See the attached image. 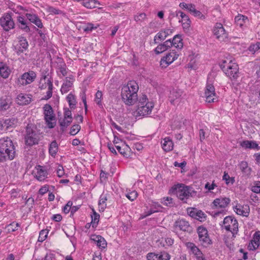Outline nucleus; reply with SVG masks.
Listing matches in <instances>:
<instances>
[{"instance_id":"obj_1","label":"nucleus","mask_w":260,"mask_h":260,"mask_svg":"<svg viewBox=\"0 0 260 260\" xmlns=\"http://www.w3.org/2000/svg\"><path fill=\"white\" fill-rule=\"evenodd\" d=\"M138 85L134 81H131L126 85H123L121 92L123 103L128 106L134 105L138 100Z\"/></svg>"},{"instance_id":"obj_2","label":"nucleus","mask_w":260,"mask_h":260,"mask_svg":"<svg viewBox=\"0 0 260 260\" xmlns=\"http://www.w3.org/2000/svg\"><path fill=\"white\" fill-rule=\"evenodd\" d=\"M40 130L32 124H28L26 127L25 143L28 146L38 144L41 138Z\"/></svg>"},{"instance_id":"obj_3","label":"nucleus","mask_w":260,"mask_h":260,"mask_svg":"<svg viewBox=\"0 0 260 260\" xmlns=\"http://www.w3.org/2000/svg\"><path fill=\"white\" fill-rule=\"evenodd\" d=\"M136 116H145L151 113L152 109L154 107V104L152 102H148L146 95H142L137 103Z\"/></svg>"},{"instance_id":"obj_4","label":"nucleus","mask_w":260,"mask_h":260,"mask_svg":"<svg viewBox=\"0 0 260 260\" xmlns=\"http://www.w3.org/2000/svg\"><path fill=\"white\" fill-rule=\"evenodd\" d=\"M0 151L3 155L6 156V159L12 160L15 157L14 146L11 140L8 137L0 139Z\"/></svg>"},{"instance_id":"obj_5","label":"nucleus","mask_w":260,"mask_h":260,"mask_svg":"<svg viewBox=\"0 0 260 260\" xmlns=\"http://www.w3.org/2000/svg\"><path fill=\"white\" fill-rule=\"evenodd\" d=\"M173 193L176 194L177 197L184 203L190 196H191V187L183 184H178L174 185L172 189Z\"/></svg>"},{"instance_id":"obj_6","label":"nucleus","mask_w":260,"mask_h":260,"mask_svg":"<svg viewBox=\"0 0 260 260\" xmlns=\"http://www.w3.org/2000/svg\"><path fill=\"white\" fill-rule=\"evenodd\" d=\"M224 60L220 65V67L227 76L231 79H236L239 75V67L237 63L231 60L228 64Z\"/></svg>"},{"instance_id":"obj_7","label":"nucleus","mask_w":260,"mask_h":260,"mask_svg":"<svg viewBox=\"0 0 260 260\" xmlns=\"http://www.w3.org/2000/svg\"><path fill=\"white\" fill-rule=\"evenodd\" d=\"M44 119L49 128H53L56 125L55 115L52 107L45 104L43 107Z\"/></svg>"},{"instance_id":"obj_8","label":"nucleus","mask_w":260,"mask_h":260,"mask_svg":"<svg viewBox=\"0 0 260 260\" xmlns=\"http://www.w3.org/2000/svg\"><path fill=\"white\" fill-rule=\"evenodd\" d=\"M179 55V54L175 50L173 49L171 50L165 56L161 59L160 66L162 68H166L174 61L176 60Z\"/></svg>"},{"instance_id":"obj_9","label":"nucleus","mask_w":260,"mask_h":260,"mask_svg":"<svg viewBox=\"0 0 260 260\" xmlns=\"http://www.w3.org/2000/svg\"><path fill=\"white\" fill-rule=\"evenodd\" d=\"M223 226L228 231L231 232L233 234L236 232L238 229V223L236 219L232 216H226L224 218Z\"/></svg>"},{"instance_id":"obj_10","label":"nucleus","mask_w":260,"mask_h":260,"mask_svg":"<svg viewBox=\"0 0 260 260\" xmlns=\"http://www.w3.org/2000/svg\"><path fill=\"white\" fill-rule=\"evenodd\" d=\"M0 25L5 31H9L15 27V23L9 13H6L0 18Z\"/></svg>"},{"instance_id":"obj_11","label":"nucleus","mask_w":260,"mask_h":260,"mask_svg":"<svg viewBox=\"0 0 260 260\" xmlns=\"http://www.w3.org/2000/svg\"><path fill=\"white\" fill-rule=\"evenodd\" d=\"M198 233L199 238V241L204 247H207L212 243L210 239L207 230L203 226H199L198 228Z\"/></svg>"},{"instance_id":"obj_12","label":"nucleus","mask_w":260,"mask_h":260,"mask_svg":"<svg viewBox=\"0 0 260 260\" xmlns=\"http://www.w3.org/2000/svg\"><path fill=\"white\" fill-rule=\"evenodd\" d=\"M213 34L220 41H224L228 39V34L220 23H216L213 28Z\"/></svg>"},{"instance_id":"obj_13","label":"nucleus","mask_w":260,"mask_h":260,"mask_svg":"<svg viewBox=\"0 0 260 260\" xmlns=\"http://www.w3.org/2000/svg\"><path fill=\"white\" fill-rule=\"evenodd\" d=\"M205 95L206 101L208 103L215 102L217 101L215 88L211 84L207 83L205 91Z\"/></svg>"},{"instance_id":"obj_14","label":"nucleus","mask_w":260,"mask_h":260,"mask_svg":"<svg viewBox=\"0 0 260 260\" xmlns=\"http://www.w3.org/2000/svg\"><path fill=\"white\" fill-rule=\"evenodd\" d=\"M36 77V73L33 71H29L24 73L18 79V83L20 85H24L30 84L34 81Z\"/></svg>"},{"instance_id":"obj_15","label":"nucleus","mask_w":260,"mask_h":260,"mask_svg":"<svg viewBox=\"0 0 260 260\" xmlns=\"http://www.w3.org/2000/svg\"><path fill=\"white\" fill-rule=\"evenodd\" d=\"M18 43L15 46V50L18 55H20L25 51L28 48V42L23 37H19Z\"/></svg>"},{"instance_id":"obj_16","label":"nucleus","mask_w":260,"mask_h":260,"mask_svg":"<svg viewBox=\"0 0 260 260\" xmlns=\"http://www.w3.org/2000/svg\"><path fill=\"white\" fill-rule=\"evenodd\" d=\"M174 227L176 230H179L184 232H190L191 228L189 222L183 219H179L174 223Z\"/></svg>"},{"instance_id":"obj_17","label":"nucleus","mask_w":260,"mask_h":260,"mask_svg":"<svg viewBox=\"0 0 260 260\" xmlns=\"http://www.w3.org/2000/svg\"><path fill=\"white\" fill-rule=\"evenodd\" d=\"M234 211L238 215L247 217L249 214L250 208L248 205L237 204L234 208Z\"/></svg>"},{"instance_id":"obj_18","label":"nucleus","mask_w":260,"mask_h":260,"mask_svg":"<svg viewBox=\"0 0 260 260\" xmlns=\"http://www.w3.org/2000/svg\"><path fill=\"white\" fill-rule=\"evenodd\" d=\"M260 244L259 232H256L253 236L252 239L249 243L248 248L250 250H254L257 249Z\"/></svg>"},{"instance_id":"obj_19","label":"nucleus","mask_w":260,"mask_h":260,"mask_svg":"<svg viewBox=\"0 0 260 260\" xmlns=\"http://www.w3.org/2000/svg\"><path fill=\"white\" fill-rule=\"evenodd\" d=\"M47 76L44 75L41 79L40 84L42 82L44 81L45 84L48 86V91L46 92V95L45 96L44 99L48 100L51 98L52 95L53 84L52 81L49 79H47Z\"/></svg>"},{"instance_id":"obj_20","label":"nucleus","mask_w":260,"mask_h":260,"mask_svg":"<svg viewBox=\"0 0 260 260\" xmlns=\"http://www.w3.org/2000/svg\"><path fill=\"white\" fill-rule=\"evenodd\" d=\"M36 171L35 172L36 178L39 181H43L47 178L48 173L46 169L40 165L36 167Z\"/></svg>"},{"instance_id":"obj_21","label":"nucleus","mask_w":260,"mask_h":260,"mask_svg":"<svg viewBox=\"0 0 260 260\" xmlns=\"http://www.w3.org/2000/svg\"><path fill=\"white\" fill-rule=\"evenodd\" d=\"M230 202V199L228 198H220L214 200L213 204L216 208H224L228 206Z\"/></svg>"},{"instance_id":"obj_22","label":"nucleus","mask_w":260,"mask_h":260,"mask_svg":"<svg viewBox=\"0 0 260 260\" xmlns=\"http://www.w3.org/2000/svg\"><path fill=\"white\" fill-rule=\"evenodd\" d=\"M74 81L73 76H71L66 78V80L62 85L60 91L62 94L66 93L68 92L72 87Z\"/></svg>"},{"instance_id":"obj_23","label":"nucleus","mask_w":260,"mask_h":260,"mask_svg":"<svg viewBox=\"0 0 260 260\" xmlns=\"http://www.w3.org/2000/svg\"><path fill=\"white\" fill-rule=\"evenodd\" d=\"M11 70L9 67L4 62L0 61V76L4 79L8 78Z\"/></svg>"},{"instance_id":"obj_24","label":"nucleus","mask_w":260,"mask_h":260,"mask_svg":"<svg viewBox=\"0 0 260 260\" xmlns=\"http://www.w3.org/2000/svg\"><path fill=\"white\" fill-rule=\"evenodd\" d=\"M173 142L169 137H166L164 139V142L162 143V148L165 151H171L173 148Z\"/></svg>"},{"instance_id":"obj_25","label":"nucleus","mask_w":260,"mask_h":260,"mask_svg":"<svg viewBox=\"0 0 260 260\" xmlns=\"http://www.w3.org/2000/svg\"><path fill=\"white\" fill-rule=\"evenodd\" d=\"M241 145L243 147L245 148L254 149L257 150L260 149V147L258 146V144L253 141H243Z\"/></svg>"},{"instance_id":"obj_26","label":"nucleus","mask_w":260,"mask_h":260,"mask_svg":"<svg viewBox=\"0 0 260 260\" xmlns=\"http://www.w3.org/2000/svg\"><path fill=\"white\" fill-rule=\"evenodd\" d=\"M172 31L170 29H166L160 31L157 35L154 37V41L155 43L157 39L160 41L165 40L168 36L171 35Z\"/></svg>"},{"instance_id":"obj_27","label":"nucleus","mask_w":260,"mask_h":260,"mask_svg":"<svg viewBox=\"0 0 260 260\" xmlns=\"http://www.w3.org/2000/svg\"><path fill=\"white\" fill-rule=\"evenodd\" d=\"M17 102L19 105H27L31 102V99L28 95L22 93L17 96Z\"/></svg>"},{"instance_id":"obj_28","label":"nucleus","mask_w":260,"mask_h":260,"mask_svg":"<svg viewBox=\"0 0 260 260\" xmlns=\"http://www.w3.org/2000/svg\"><path fill=\"white\" fill-rule=\"evenodd\" d=\"M93 240L96 245L101 248H105L107 246V242L105 239L101 236H94L91 238Z\"/></svg>"},{"instance_id":"obj_29","label":"nucleus","mask_w":260,"mask_h":260,"mask_svg":"<svg viewBox=\"0 0 260 260\" xmlns=\"http://www.w3.org/2000/svg\"><path fill=\"white\" fill-rule=\"evenodd\" d=\"M235 20L237 26L242 27L244 24L248 21V19L246 16L239 14L235 17Z\"/></svg>"},{"instance_id":"obj_30","label":"nucleus","mask_w":260,"mask_h":260,"mask_svg":"<svg viewBox=\"0 0 260 260\" xmlns=\"http://www.w3.org/2000/svg\"><path fill=\"white\" fill-rule=\"evenodd\" d=\"M172 42L173 43V46L176 48L181 49L182 48L183 44L182 42V39L181 38V36L177 35L174 37Z\"/></svg>"},{"instance_id":"obj_31","label":"nucleus","mask_w":260,"mask_h":260,"mask_svg":"<svg viewBox=\"0 0 260 260\" xmlns=\"http://www.w3.org/2000/svg\"><path fill=\"white\" fill-rule=\"evenodd\" d=\"M239 167L242 173L245 175L249 176L251 174V169L248 167L246 161H242L239 165Z\"/></svg>"},{"instance_id":"obj_32","label":"nucleus","mask_w":260,"mask_h":260,"mask_svg":"<svg viewBox=\"0 0 260 260\" xmlns=\"http://www.w3.org/2000/svg\"><path fill=\"white\" fill-rule=\"evenodd\" d=\"M17 119L15 118H11L6 119L3 125L5 126L7 129L10 127H14L17 124Z\"/></svg>"},{"instance_id":"obj_33","label":"nucleus","mask_w":260,"mask_h":260,"mask_svg":"<svg viewBox=\"0 0 260 260\" xmlns=\"http://www.w3.org/2000/svg\"><path fill=\"white\" fill-rule=\"evenodd\" d=\"M11 102L8 98L0 99V111H6L8 110L10 106Z\"/></svg>"},{"instance_id":"obj_34","label":"nucleus","mask_w":260,"mask_h":260,"mask_svg":"<svg viewBox=\"0 0 260 260\" xmlns=\"http://www.w3.org/2000/svg\"><path fill=\"white\" fill-rule=\"evenodd\" d=\"M59 62L57 64V69L62 75L63 76H66L68 74V69L67 66L64 62H62L61 59H59Z\"/></svg>"},{"instance_id":"obj_35","label":"nucleus","mask_w":260,"mask_h":260,"mask_svg":"<svg viewBox=\"0 0 260 260\" xmlns=\"http://www.w3.org/2000/svg\"><path fill=\"white\" fill-rule=\"evenodd\" d=\"M59 125L61 127V130L63 132L66 128H67L72 122V119L68 118H64L61 119V118L58 120Z\"/></svg>"},{"instance_id":"obj_36","label":"nucleus","mask_w":260,"mask_h":260,"mask_svg":"<svg viewBox=\"0 0 260 260\" xmlns=\"http://www.w3.org/2000/svg\"><path fill=\"white\" fill-rule=\"evenodd\" d=\"M17 20L18 22L20 24L19 27L24 30L26 32H29L30 31V28L27 25L26 23L24 20L23 17L19 16L17 17Z\"/></svg>"},{"instance_id":"obj_37","label":"nucleus","mask_w":260,"mask_h":260,"mask_svg":"<svg viewBox=\"0 0 260 260\" xmlns=\"http://www.w3.org/2000/svg\"><path fill=\"white\" fill-rule=\"evenodd\" d=\"M82 4L87 8L93 9L96 7L98 2L95 0H85Z\"/></svg>"},{"instance_id":"obj_38","label":"nucleus","mask_w":260,"mask_h":260,"mask_svg":"<svg viewBox=\"0 0 260 260\" xmlns=\"http://www.w3.org/2000/svg\"><path fill=\"white\" fill-rule=\"evenodd\" d=\"M67 100L69 103L70 107L71 109H74L76 107L77 103L74 95L70 93L67 96Z\"/></svg>"},{"instance_id":"obj_39","label":"nucleus","mask_w":260,"mask_h":260,"mask_svg":"<svg viewBox=\"0 0 260 260\" xmlns=\"http://www.w3.org/2000/svg\"><path fill=\"white\" fill-rule=\"evenodd\" d=\"M93 215H91L92 220L91 223L93 228H96L99 221L100 215L94 209H92Z\"/></svg>"},{"instance_id":"obj_40","label":"nucleus","mask_w":260,"mask_h":260,"mask_svg":"<svg viewBox=\"0 0 260 260\" xmlns=\"http://www.w3.org/2000/svg\"><path fill=\"white\" fill-rule=\"evenodd\" d=\"M58 151V145L55 141L51 142L50 145L49 151L50 154L52 155H55Z\"/></svg>"},{"instance_id":"obj_41","label":"nucleus","mask_w":260,"mask_h":260,"mask_svg":"<svg viewBox=\"0 0 260 260\" xmlns=\"http://www.w3.org/2000/svg\"><path fill=\"white\" fill-rule=\"evenodd\" d=\"M181 92L180 91H177L176 90L173 89L170 92V94L169 98L171 99V102L173 103V102L175 100L177 99L178 98H179L181 96Z\"/></svg>"},{"instance_id":"obj_42","label":"nucleus","mask_w":260,"mask_h":260,"mask_svg":"<svg viewBox=\"0 0 260 260\" xmlns=\"http://www.w3.org/2000/svg\"><path fill=\"white\" fill-rule=\"evenodd\" d=\"M191 252L196 255L198 260H204L202 252L196 246L194 248H193V250Z\"/></svg>"},{"instance_id":"obj_43","label":"nucleus","mask_w":260,"mask_h":260,"mask_svg":"<svg viewBox=\"0 0 260 260\" xmlns=\"http://www.w3.org/2000/svg\"><path fill=\"white\" fill-rule=\"evenodd\" d=\"M174 240L171 238H167L165 239L162 238V240L160 242V244H162L163 247L165 246H170L173 244Z\"/></svg>"},{"instance_id":"obj_44","label":"nucleus","mask_w":260,"mask_h":260,"mask_svg":"<svg viewBox=\"0 0 260 260\" xmlns=\"http://www.w3.org/2000/svg\"><path fill=\"white\" fill-rule=\"evenodd\" d=\"M157 259L158 260H169L170 259V255L165 251L161 252L157 254Z\"/></svg>"},{"instance_id":"obj_45","label":"nucleus","mask_w":260,"mask_h":260,"mask_svg":"<svg viewBox=\"0 0 260 260\" xmlns=\"http://www.w3.org/2000/svg\"><path fill=\"white\" fill-rule=\"evenodd\" d=\"M196 219L200 221H204L206 219V216L205 214L201 210L197 211L196 213Z\"/></svg>"},{"instance_id":"obj_46","label":"nucleus","mask_w":260,"mask_h":260,"mask_svg":"<svg viewBox=\"0 0 260 260\" xmlns=\"http://www.w3.org/2000/svg\"><path fill=\"white\" fill-rule=\"evenodd\" d=\"M48 231L47 230H43L41 231L38 238V241L43 242L47 237Z\"/></svg>"},{"instance_id":"obj_47","label":"nucleus","mask_w":260,"mask_h":260,"mask_svg":"<svg viewBox=\"0 0 260 260\" xmlns=\"http://www.w3.org/2000/svg\"><path fill=\"white\" fill-rule=\"evenodd\" d=\"M146 19V15L144 13H141L134 16V20L138 22H142Z\"/></svg>"},{"instance_id":"obj_48","label":"nucleus","mask_w":260,"mask_h":260,"mask_svg":"<svg viewBox=\"0 0 260 260\" xmlns=\"http://www.w3.org/2000/svg\"><path fill=\"white\" fill-rule=\"evenodd\" d=\"M102 96L103 94L102 92L98 90L95 94V102L100 107H102V103L101 101Z\"/></svg>"},{"instance_id":"obj_49","label":"nucleus","mask_w":260,"mask_h":260,"mask_svg":"<svg viewBox=\"0 0 260 260\" xmlns=\"http://www.w3.org/2000/svg\"><path fill=\"white\" fill-rule=\"evenodd\" d=\"M107 200L106 197L102 195L100 197V200L99 202V205L101 209L100 210L104 211L105 208L106 207V201Z\"/></svg>"},{"instance_id":"obj_50","label":"nucleus","mask_w":260,"mask_h":260,"mask_svg":"<svg viewBox=\"0 0 260 260\" xmlns=\"http://www.w3.org/2000/svg\"><path fill=\"white\" fill-rule=\"evenodd\" d=\"M80 128L81 127L79 124H75L73 125L71 128L70 132V135L73 136L76 135L79 132Z\"/></svg>"},{"instance_id":"obj_51","label":"nucleus","mask_w":260,"mask_h":260,"mask_svg":"<svg viewBox=\"0 0 260 260\" xmlns=\"http://www.w3.org/2000/svg\"><path fill=\"white\" fill-rule=\"evenodd\" d=\"M167 50V48L163 44L158 45L155 49L156 54H158Z\"/></svg>"},{"instance_id":"obj_52","label":"nucleus","mask_w":260,"mask_h":260,"mask_svg":"<svg viewBox=\"0 0 260 260\" xmlns=\"http://www.w3.org/2000/svg\"><path fill=\"white\" fill-rule=\"evenodd\" d=\"M138 193L137 192L134 190L132 192L127 193L126 195V197L131 201H134L137 197Z\"/></svg>"},{"instance_id":"obj_53","label":"nucleus","mask_w":260,"mask_h":260,"mask_svg":"<svg viewBox=\"0 0 260 260\" xmlns=\"http://www.w3.org/2000/svg\"><path fill=\"white\" fill-rule=\"evenodd\" d=\"M73 205V203L71 201H69L67 204L66 205V206H64L63 208V212L67 214L71 210L72 206Z\"/></svg>"},{"instance_id":"obj_54","label":"nucleus","mask_w":260,"mask_h":260,"mask_svg":"<svg viewBox=\"0 0 260 260\" xmlns=\"http://www.w3.org/2000/svg\"><path fill=\"white\" fill-rule=\"evenodd\" d=\"M98 26H94L92 23H88L83 29L86 32L91 31L93 29L96 28Z\"/></svg>"},{"instance_id":"obj_55","label":"nucleus","mask_w":260,"mask_h":260,"mask_svg":"<svg viewBox=\"0 0 260 260\" xmlns=\"http://www.w3.org/2000/svg\"><path fill=\"white\" fill-rule=\"evenodd\" d=\"M252 191L255 193H260V181L255 182L254 185L252 187Z\"/></svg>"},{"instance_id":"obj_56","label":"nucleus","mask_w":260,"mask_h":260,"mask_svg":"<svg viewBox=\"0 0 260 260\" xmlns=\"http://www.w3.org/2000/svg\"><path fill=\"white\" fill-rule=\"evenodd\" d=\"M26 16L27 18L32 23H34L38 17L35 14H26Z\"/></svg>"},{"instance_id":"obj_57","label":"nucleus","mask_w":260,"mask_h":260,"mask_svg":"<svg viewBox=\"0 0 260 260\" xmlns=\"http://www.w3.org/2000/svg\"><path fill=\"white\" fill-rule=\"evenodd\" d=\"M64 118H68L69 119H73L72 116V112L71 111L69 110V109H64Z\"/></svg>"},{"instance_id":"obj_58","label":"nucleus","mask_w":260,"mask_h":260,"mask_svg":"<svg viewBox=\"0 0 260 260\" xmlns=\"http://www.w3.org/2000/svg\"><path fill=\"white\" fill-rule=\"evenodd\" d=\"M182 26L184 29H188L190 26L191 21L188 18V21L187 20H182Z\"/></svg>"},{"instance_id":"obj_59","label":"nucleus","mask_w":260,"mask_h":260,"mask_svg":"<svg viewBox=\"0 0 260 260\" xmlns=\"http://www.w3.org/2000/svg\"><path fill=\"white\" fill-rule=\"evenodd\" d=\"M148 260H158L157 254L155 253H149L147 255Z\"/></svg>"},{"instance_id":"obj_60","label":"nucleus","mask_w":260,"mask_h":260,"mask_svg":"<svg viewBox=\"0 0 260 260\" xmlns=\"http://www.w3.org/2000/svg\"><path fill=\"white\" fill-rule=\"evenodd\" d=\"M258 45L256 44L251 45L249 47V50L253 53H255L258 50Z\"/></svg>"},{"instance_id":"obj_61","label":"nucleus","mask_w":260,"mask_h":260,"mask_svg":"<svg viewBox=\"0 0 260 260\" xmlns=\"http://www.w3.org/2000/svg\"><path fill=\"white\" fill-rule=\"evenodd\" d=\"M195 17H199L200 19H205V15H204L203 14H202V13L198 11V10H196L194 11V12L192 14Z\"/></svg>"},{"instance_id":"obj_62","label":"nucleus","mask_w":260,"mask_h":260,"mask_svg":"<svg viewBox=\"0 0 260 260\" xmlns=\"http://www.w3.org/2000/svg\"><path fill=\"white\" fill-rule=\"evenodd\" d=\"M163 200H164V202H161V203H164V204L166 206H169L171 203H172L173 199H172V198H171L170 197L164 198L163 199Z\"/></svg>"},{"instance_id":"obj_63","label":"nucleus","mask_w":260,"mask_h":260,"mask_svg":"<svg viewBox=\"0 0 260 260\" xmlns=\"http://www.w3.org/2000/svg\"><path fill=\"white\" fill-rule=\"evenodd\" d=\"M57 176L59 177H61L64 174V170L62 166H59L57 170Z\"/></svg>"},{"instance_id":"obj_64","label":"nucleus","mask_w":260,"mask_h":260,"mask_svg":"<svg viewBox=\"0 0 260 260\" xmlns=\"http://www.w3.org/2000/svg\"><path fill=\"white\" fill-rule=\"evenodd\" d=\"M163 44L165 47L167 48V50L173 46V43L172 42V40L171 39L167 40L163 43Z\"/></svg>"}]
</instances>
